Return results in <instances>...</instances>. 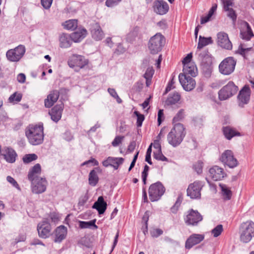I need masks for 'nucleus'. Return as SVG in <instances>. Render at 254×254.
Returning a JSON list of instances; mask_svg holds the SVG:
<instances>
[{
    "mask_svg": "<svg viewBox=\"0 0 254 254\" xmlns=\"http://www.w3.org/2000/svg\"><path fill=\"white\" fill-rule=\"evenodd\" d=\"M223 230V225L219 224L217 225L211 231L212 235L214 237H217L221 235Z\"/></svg>",
    "mask_w": 254,
    "mask_h": 254,
    "instance_id": "nucleus-41",
    "label": "nucleus"
},
{
    "mask_svg": "<svg viewBox=\"0 0 254 254\" xmlns=\"http://www.w3.org/2000/svg\"><path fill=\"white\" fill-rule=\"evenodd\" d=\"M250 97V89L249 87L245 86L240 91L238 96V100L240 101L239 105L243 106L244 104L248 103Z\"/></svg>",
    "mask_w": 254,
    "mask_h": 254,
    "instance_id": "nucleus-23",
    "label": "nucleus"
},
{
    "mask_svg": "<svg viewBox=\"0 0 254 254\" xmlns=\"http://www.w3.org/2000/svg\"><path fill=\"white\" fill-rule=\"evenodd\" d=\"M1 156L6 162L12 163L15 161L17 154L12 148L5 146L2 148Z\"/></svg>",
    "mask_w": 254,
    "mask_h": 254,
    "instance_id": "nucleus-20",
    "label": "nucleus"
},
{
    "mask_svg": "<svg viewBox=\"0 0 254 254\" xmlns=\"http://www.w3.org/2000/svg\"><path fill=\"white\" fill-rule=\"evenodd\" d=\"M41 173V165L37 163L32 167L29 171L28 179L30 181H35L40 179L39 175Z\"/></svg>",
    "mask_w": 254,
    "mask_h": 254,
    "instance_id": "nucleus-25",
    "label": "nucleus"
},
{
    "mask_svg": "<svg viewBox=\"0 0 254 254\" xmlns=\"http://www.w3.org/2000/svg\"><path fill=\"white\" fill-rule=\"evenodd\" d=\"M204 239V236L202 234H193L190 235L185 243V248L187 249H191L193 246L200 243Z\"/></svg>",
    "mask_w": 254,
    "mask_h": 254,
    "instance_id": "nucleus-18",
    "label": "nucleus"
},
{
    "mask_svg": "<svg viewBox=\"0 0 254 254\" xmlns=\"http://www.w3.org/2000/svg\"><path fill=\"white\" fill-rule=\"evenodd\" d=\"M87 34V30L85 28L78 29L70 34L71 40L74 42H79L85 37Z\"/></svg>",
    "mask_w": 254,
    "mask_h": 254,
    "instance_id": "nucleus-31",
    "label": "nucleus"
},
{
    "mask_svg": "<svg viewBox=\"0 0 254 254\" xmlns=\"http://www.w3.org/2000/svg\"><path fill=\"white\" fill-rule=\"evenodd\" d=\"M197 68L194 63H189L183 66V74L194 77L197 75Z\"/></svg>",
    "mask_w": 254,
    "mask_h": 254,
    "instance_id": "nucleus-33",
    "label": "nucleus"
},
{
    "mask_svg": "<svg viewBox=\"0 0 254 254\" xmlns=\"http://www.w3.org/2000/svg\"><path fill=\"white\" fill-rule=\"evenodd\" d=\"M153 8L157 14L163 15L168 11L169 7L166 1L163 0H156L153 2Z\"/></svg>",
    "mask_w": 254,
    "mask_h": 254,
    "instance_id": "nucleus-17",
    "label": "nucleus"
},
{
    "mask_svg": "<svg viewBox=\"0 0 254 254\" xmlns=\"http://www.w3.org/2000/svg\"><path fill=\"white\" fill-rule=\"evenodd\" d=\"M26 79V76L23 73H19L17 76V81L21 83L25 82Z\"/></svg>",
    "mask_w": 254,
    "mask_h": 254,
    "instance_id": "nucleus-62",
    "label": "nucleus"
},
{
    "mask_svg": "<svg viewBox=\"0 0 254 254\" xmlns=\"http://www.w3.org/2000/svg\"><path fill=\"white\" fill-rule=\"evenodd\" d=\"M186 134L184 125L181 123L176 124L167 135V141L173 147L178 146L183 141Z\"/></svg>",
    "mask_w": 254,
    "mask_h": 254,
    "instance_id": "nucleus-2",
    "label": "nucleus"
},
{
    "mask_svg": "<svg viewBox=\"0 0 254 254\" xmlns=\"http://www.w3.org/2000/svg\"><path fill=\"white\" fill-rule=\"evenodd\" d=\"M198 60L201 62L202 65L207 66L211 63V57L206 50L203 51L198 54Z\"/></svg>",
    "mask_w": 254,
    "mask_h": 254,
    "instance_id": "nucleus-34",
    "label": "nucleus"
},
{
    "mask_svg": "<svg viewBox=\"0 0 254 254\" xmlns=\"http://www.w3.org/2000/svg\"><path fill=\"white\" fill-rule=\"evenodd\" d=\"M183 197L181 195L179 196L175 204L171 208V211L172 213H176L177 212L178 208L180 206Z\"/></svg>",
    "mask_w": 254,
    "mask_h": 254,
    "instance_id": "nucleus-45",
    "label": "nucleus"
},
{
    "mask_svg": "<svg viewBox=\"0 0 254 254\" xmlns=\"http://www.w3.org/2000/svg\"><path fill=\"white\" fill-rule=\"evenodd\" d=\"M134 114L137 117V126L138 127H141L142 126V122L144 120V115L140 114L138 111H134Z\"/></svg>",
    "mask_w": 254,
    "mask_h": 254,
    "instance_id": "nucleus-47",
    "label": "nucleus"
},
{
    "mask_svg": "<svg viewBox=\"0 0 254 254\" xmlns=\"http://www.w3.org/2000/svg\"><path fill=\"white\" fill-rule=\"evenodd\" d=\"M219 187L221 189L222 195L225 200H230L232 196V191L227 185L223 184H220Z\"/></svg>",
    "mask_w": 254,
    "mask_h": 254,
    "instance_id": "nucleus-36",
    "label": "nucleus"
},
{
    "mask_svg": "<svg viewBox=\"0 0 254 254\" xmlns=\"http://www.w3.org/2000/svg\"><path fill=\"white\" fill-rule=\"evenodd\" d=\"M213 41L211 37L205 38L201 36H199V41L197 45V49L200 50L203 47L206 46L209 44H212Z\"/></svg>",
    "mask_w": 254,
    "mask_h": 254,
    "instance_id": "nucleus-37",
    "label": "nucleus"
},
{
    "mask_svg": "<svg viewBox=\"0 0 254 254\" xmlns=\"http://www.w3.org/2000/svg\"><path fill=\"white\" fill-rule=\"evenodd\" d=\"M165 189L160 182L152 184L148 190L149 197L151 201L158 200L165 192Z\"/></svg>",
    "mask_w": 254,
    "mask_h": 254,
    "instance_id": "nucleus-6",
    "label": "nucleus"
},
{
    "mask_svg": "<svg viewBox=\"0 0 254 254\" xmlns=\"http://www.w3.org/2000/svg\"><path fill=\"white\" fill-rule=\"evenodd\" d=\"M252 48H245L243 47V45L241 44L238 47V50L236 51V53L239 54L245 58L246 53L251 51Z\"/></svg>",
    "mask_w": 254,
    "mask_h": 254,
    "instance_id": "nucleus-46",
    "label": "nucleus"
},
{
    "mask_svg": "<svg viewBox=\"0 0 254 254\" xmlns=\"http://www.w3.org/2000/svg\"><path fill=\"white\" fill-rule=\"evenodd\" d=\"M60 93L58 90H53L48 95L45 100V106L46 108L51 107L58 100Z\"/></svg>",
    "mask_w": 254,
    "mask_h": 254,
    "instance_id": "nucleus-26",
    "label": "nucleus"
},
{
    "mask_svg": "<svg viewBox=\"0 0 254 254\" xmlns=\"http://www.w3.org/2000/svg\"><path fill=\"white\" fill-rule=\"evenodd\" d=\"M185 117V111L181 109L173 118V122H177L181 121Z\"/></svg>",
    "mask_w": 254,
    "mask_h": 254,
    "instance_id": "nucleus-48",
    "label": "nucleus"
},
{
    "mask_svg": "<svg viewBox=\"0 0 254 254\" xmlns=\"http://www.w3.org/2000/svg\"><path fill=\"white\" fill-rule=\"evenodd\" d=\"M122 0H107L106 5L108 7H113L117 5Z\"/></svg>",
    "mask_w": 254,
    "mask_h": 254,
    "instance_id": "nucleus-58",
    "label": "nucleus"
},
{
    "mask_svg": "<svg viewBox=\"0 0 254 254\" xmlns=\"http://www.w3.org/2000/svg\"><path fill=\"white\" fill-rule=\"evenodd\" d=\"M63 110V104L62 103L54 106L49 112L51 119L55 122H58L61 118Z\"/></svg>",
    "mask_w": 254,
    "mask_h": 254,
    "instance_id": "nucleus-24",
    "label": "nucleus"
},
{
    "mask_svg": "<svg viewBox=\"0 0 254 254\" xmlns=\"http://www.w3.org/2000/svg\"><path fill=\"white\" fill-rule=\"evenodd\" d=\"M163 115H164L163 110H161V109L159 110L158 112V119H157L158 125H161V124L162 122V118L163 117Z\"/></svg>",
    "mask_w": 254,
    "mask_h": 254,
    "instance_id": "nucleus-64",
    "label": "nucleus"
},
{
    "mask_svg": "<svg viewBox=\"0 0 254 254\" xmlns=\"http://www.w3.org/2000/svg\"><path fill=\"white\" fill-rule=\"evenodd\" d=\"M91 33L92 37L97 41L102 39L104 37V33L98 23L92 24L91 28Z\"/></svg>",
    "mask_w": 254,
    "mask_h": 254,
    "instance_id": "nucleus-27",
    "label": "nucleus"
},
{
    "mask_svg": "<svg viewBox=\"0 0 254 254\" xmlns=\"http://www.w3.org/2000/svg\"><path fill=\"white\" fill-rule=\"evenodd\" d=\"M236 61L233 57L225 58L219 65V71L224 75H229L234 70Z\"/></svg>",
    "mask_w": 254,
    "mask_h": 254,
    "instance_id": "nucleus-7",
    "label": "nucleus"
},
{
    "mask_svg": "<svg viewBox=\"0 0 254 254\" xmlns=\"http://www.w3.org/2000/svg\"><path fill=\"white\" fill-rule=\"evenodd\" d=\"M175 82L174 81V77L172 78L171 80L169 82L168 85L167 86L165 90V92L167 93L170 91L171 89H173L175 87L173 86Z\"/></svg>",
    "mask_w": 254,
    "mask_h": 254,
    "instance_id": "nucleus-60",
    "label": "nucleus"
},
{
    "mask_svg": "<svg viewBox=\"0 0 254 254\" xmlns=\"http://www.w3.org/2000/svg\"><path fill=\"white\" fill-rule=\"evenodd\" d=\"M180 95L178 93H174L173 94L170 95L166 100L167 105H174L180 100Z\"/></svg>",
    "mask_w": 254,
    "mask_h": 254,
    "instance_id": "nucleus-39",
    "label": "nucleus"
},
{
    "mask_svg": "<svg viewBox=\"0 0 254 254\" xmlns=\"http://www.w3.org/2000/svg\"><path fill=\"white\" fill-rule=\"evenodd\" d=\"M153 157L158 160L167 161L168 159L162 154L161 150H157L153 153Z\"/></svg>",
    "mask_w": 254,
    "mask_h": 254,
    "instance_id": "nucleus-43",
    "label": "nucleus"
},
{
    "mask_svg": "<svg viewBox=\"0 0 254 254\" xmlns=\"http://www.w3.org/2000/svg\"><path fill=\"white\" fill-rule=\"evenodd\" d=\"M192 54L190 53L187 55V56L184 59L183 61V64L184 65H186V64H189V63H191L190 62V61L192 58Z\"/></svg>",
    "mask_w": 254,
    "mask_h": 254,
    "instance_id": "nucleus-59",
    "label": "nucleus"
},
{
    "mask_svg": "<svg viewBox=\"0 0 254 254\" xmlns=\"http://www.w3.org/2000/svg\"><path fill=\"white\" fill-rule=\"evenodd\" d=\"M220 160L229 168H233L238 165V161L234 157L233 152L230 150H225L221 155Z\"/></svg>",
    "mask_w": 254,
    "mask_h": 254,
    "instance_id": "nucleus-10",
    "label": "nucleus"
},
{
    "mask_svg": "<svg viewBox=\"0 0 254 254\" xmlns=\"http://www.w3.org/2000/svg\"><path fill=\"white\" fill-rule=\"evenodd\" d=\"M77 20L76 19H70L66 21L63 24L64 28L74 30L77 27Z\"/></svg>",
    "mask_w": 254,
    "mask_h": 254,
    "instance_id": "nucleus-38",
    "label": "nucleus"
},
{
    "mask_svg": "<svg viewBox=\"0 0 254 254\" xmlns=\"http://www.w3.org/2000/svg\"><path fill=\"white\" fill-rule=\"evenodd\" d=\"M107 203L105 201L103 196H100L97 200L94 203L92 208L96 209L99 214H103L107 209Z\"/></svg>",
    "mask_w": 254,
    "mask_h": 254,
    "instance_id": "nucleus-29",
    "label": "nucleus"
},
{
    "mask_svg": "<svg viewBox=\"0 0 254 254\" xmlns=\"http://www.w3.org/2000/svg\"><path fill=\"white\" fill-rule=\"evenodd\" d=\"M149 167L147 165H145L144 167V170L142 172V179L144 184L146 183V179L148 176V172L149 171Z\"/></svg>",
    "mask_w": 254,
    "mask_h": 254,
    "instance_id": "nucleus-52",
    "label": "nucleus"
},
{
    "mask_svg": "<svg viewBox=\"0 0 254 254\" xmlns=\"http://www.w3.org/2000/svg\"><path fill=\"white\" fill-rule=\"evenodd\" d=\"M217 43L221 48L231 50L232 48V44L230 41L228 35L224 32H220L217 35Z\"/></svg>",
    "mask_w": 254,
    "mask_h": 254,
    "instance_id": "nucleus-15",
    "label": "nucleus"
},
{
    "mask_svg": "<svg viewBox=\"0 0 254 254\" xmlns=\"http://www.w3.org/2000/svg\"><path fill=\"white\" fill-rule=\"evenodd\" d=\"M87 64L88 62L84 57L77 55H72L68 61V65L72 68L75 66L82 68Z\"/></svg>",
    "mask_w": 254,
    "mask_h": 254,
    "instance_id": "nucleus-14",
    "label": "nucleus"
},
{
    "mask_svg": "<svg viewBox=\"0 0 254 254\" xmlns=\"http://www.w3.org/2000/svg\"><path fill=\"white\" fill-rule=\"evenodd\" d=\"M43 124L30 125L26 129L25 134L29 143L33 145L41 144L44 139Z\"/></svg>",
    "mask_w": 254,
    "mask_h": 254,
    "instance_id": "nucleus-1",
    "label": "nucleus"
},
{
    "mask_svg": "<svg viewBox=\"0 0 254 254\" xmlns=\"http://www.w3.org/2000/svg\"><path fill=\"white\" fill-rule=\"evenodd\" d=\"M124 138V136H117L114 138L113 141L112 142V145L114 147H117L118 146L120 143H122L123 140Z\"/></svg>",
    "mask_w": 254,
    "mask_h": 254,
    "instance_id": "nucleus-53",
    "label": "nucleus"
},
{
    "mask_svg": "<svg viewBox=\"0 0 254 254\" xmlns=\"http://www.w3.org/2000/svg\"><path fill=\"white\" fill-rule=\"evenodd\" d=\"M88 199V197L87 194L82 195L80 197L78 203L79 206H83Z\"/></svg>",
    "mask_w": 254,
    "mask_h": 254,
    "instance_id": "nucleus-57",
    "label": "nucleus"
},
{
    "mask_svg": "<svg viewBox=\"0 0 254 254\" xmlns=\"http://www.w3.org/2000/svg\"><path fill=\"white\" fill-rule=\"evenodd\" d=\"M163 232L160 229H154L150 232L152 237L157 238L163 234Z\"/></svg>",
    "mask_w": 254,
    "mask_h": 254,
    "instance_id": "nucleus-55",
    "label": "nucleus"
},
{
    "mask_svg": "<svg viewBox=\"0 0 254 254\" xmlns=\"http://www.w3.org/2000/svg\"><path fill=\"white\" fill-rule=\"evenodd\" d=\"M228 10H225V11H227L228 12L227 14V16L230 17L232 20L233 21V22H235L236 20L237 19V15L236 14L235 11L232 8L228 7Z\"/></svg>",
    "mask_w": 254,
    "mask_h": 254,
    "instance_id": "nucleus-50",
    "label": "nucleus"
},
{
    "mask_svg": "<svg viewBox=\"0 0 254 254\" xmlns=\"http://www.w3.org/2000/svg\"><path fill=\"white\" fill-rule=\"evenodd\" d=\"M238 87L232 81H229L218 92V98L221 101L227 100L236 94Z\"/></svg>",
    "mask_w": 254,
    "mask_h": 254,
    "instance_id": "nucleus-5",
    "label": "nucleus"
},
{
    "mask_svg": "<svg viewBox=\"0 0 254 254\" xmlns=\"http://www.w3.org/2000/svg\"><path fill=\"white\" fill-rule=\"evenodd\" d=\"M21 98L22 95L21 94H16V93H14L9 97L8 100L10 102L13 101L19 102L21 100Z\"/></svg>",
    "mask_w": 254,
    "mask_h": 254,
    "instance_id": "nucleus-49",
    "label": "nucleus"
},
{
    "mask_svg": "<svg viewBox=\"0 0 254 254\" xmlns=\"http://www.w3.org/2000/svg\"><path fill=\"white\" fill-rule=\"evenodd\" d=\"M184 220L187 225L196 226L202 220V216L197 210L191 209Z\"/></svg>",
    "mask_w": 254,
    "mask_h": 254,
    "instance_id": "nucleus-12",
    "label": "nucleus"
},
{
    "mask_svg": "<svg viewBox=\"0 0 254 254\" xmlns=\"http://www.w3.org/2000/svg\"><path fill=\"white\" fill-rule=\"evenodd\" d=\"M203 163L201 161H197L193 165L192 168L197 174H200L202 172Z\"/></svg>",
    "mask_w": 254,
    "mask_h": 254,
    "instance_id": "nucleus-42",
    "label": "nucleus"
},
{
    "mask_svg": "<svg viewBox=\"0 0 254 254\" xmlns=\"http://www.w3.org/2000/svg\"><path fill=\"white\" fill-rule=\"evenodd\" d=\"M124 161V159L122 157H108L102 162V164L105 167L112 166L115 170H117L119 167L123 163Z\"/></svg>",
    "mask_w": 254,
    "mask_h": 254,
    "instance_id": "nucleus-19",
    "label": "nucleus"
},
{
    "mask_svg": "<svg viewBox=\"0 0 254 254\" xmlns=\"http://www.w3.org/2000/svg\"><path fill=\"white\" fill-rule=\"evenodd\" d=\"M179 79L184 89L187 91L192 90L195 86V81L190 75L180 73Z\"/></svg>",
    "mask_w": 254,
    "mask_h": 254,
    "instance_id": "nucleus-13",
    "label": "nucleus"
},
{
    "mask_svg": "<svg viewBox=\"0 0 254 254\" xmlns=\"http://www.w3.org/2000/svg\"><path fill=\"white\" fill-rule=\"evenodd\" d=\"M223 5L224 10H228V7L232 6L234 4L233 0H221Z\"/></svg>",
    "mask_w": 254,
    "mask_h": 254,
    "instance_id": "nucleus-54",
    "label": "nucleus"
},
{
    "mask_svg": "<svg viewBox=\"0 0 254 254\" xmlns=\"http://www.w3.org/2000/svg\"><path fill=\"white\" fill-rule=\"evenodd\" d=\"M25 53V47L20 45L13 49L8 50L6 53V56L10 62H17L22 58Z\"/></svg>",
    "mask_w": 254,
    "mask_h": 254,
    "instance_id": "nucleus-8",
    "label": "nucleus"
},
{
    "mask_svg": "<svg viewBox=\"0 0 254 254\" xmlns=\"http://www.w3.org/2000/svg\"><path fill=\"white\" fill-rule=\"evenodd\" d=\"M222 131L224 135L228 140L231 139L234 136L241 135L240 132L229 126L223 127Z\"/></svg>",
    "mask_w": 254,
    "mask_h": 254,
    "instance_id": "nucleus-32",
    "label": "nucleus"
},
{
    "mask_svg": "<svg viewBox=\"0 0 254 254\" xmlns=\"http://www.w3.org/2000/svg\"><path fill=\"white\" fill-rule=\"evenodd\" d=\"M38 157L35 154H29L25 155L23 157V161L24 163H29L37 159Z\"/></svg>",
    "mask_w": 254,
    "mask_h": 254,
    "instance_id": "nucleus-44",
    "label": "nucleus"
},
{
    "mask_svg": "<svg viewBox=\"0 0 254 254\" xmlns=\"http://www.w3.org/2000/svg\"><path fill=\"white\" fill-rule=\"evenodd\" d=\"M240 36L241 38L247 41L250 40L252 37H254V34L248 22H244L242 23Z\"/></svg>",
    "mask_w": 254,
    "mask_h": 254,
    "instance_id": "nucleus-22",
    "label": "nucleus"
},
{
    "mask_svg": "<svg viewBox=\"0 0 254 254\" xmlns=\"http://www.w3.org/2000/svg\"><path fill=\"white\" fill-rule=\"evenodd\" d=\"M30 182L31 183V190L33 193L40 194L46 191L47 182L45 178H40L39 179Z\"/></svg>",
    "mask_w": 254,
    "mask_h": 254,
    "instance_id": "nucleus-11",
    "label": "nucleus"
},
{
    "mask_svg": "<svg viewBox=\"0 0 254 254\" xmlns=\"http://www.w3.org/2000/svg\"><path fill=\"white\" fill-rule=\"evenodd\" d=\"M240 231L241 241L245 243L249 242L254 237V223L247 221L242 223Z\"/></svg>",
    "mask_w": 254,
    "mask_h": 254,
    "instance_id": "nucleus-3",
    "label": "nucleus"
},
{
    "mask_svg": "<svg viewBox=\"0 0 254 254\" xmlns=\"http://www.w3.org/2000/svg\"><path fill=\"white\" fill-rule=\"evenodd\" d=\"M154 73V70L149 68H148L145 73L144 74V78L149 77V78H152L153 74Z\"/></svg>",
    "mask_w": 254,
    "mask_h": 254,
    "instance_id": "nucleus-63",
    "label": "nucleus"
},
{
    "mask_svg": "<svg viewBox=\"0 0 254 254\" xmlns=\"http://www.w3.org/2000/svg\"><path fill=\"white\" fill-rule=\"evenodd\" d=\"M99 168H96L91 170L89 174V184L91 186H95L99 181V177L97 175V171H99Z\"/></svg>",
    "mask_w": 254,
    "mask_h": 254,
    "instance_id": "nucleus-35",
    "label": "nucleus"
},
{
    "mask_svg": "<svg viewBox=\"0 0 254 254\" xmlns=\"http://www.w3.org/2000/svg\"><path fill=\"white\" fill-rule=\"evenodd\" d=\"M203 183L196 181L189 185L187 190V195L192 199H199L201 196V190L203 187Z\"/></svg>",
    "mask_w": 254,
    "mask_h": 254,
    "instance_id": "nucleus-9",
    "label": "nucleus"
},
{
    "mask_svg": "<svg viewBox=\"0 0 254 254\" xmlns=\"http://www.w3.org/2000/svg\"><path fill=\"white\" fill-rule=\"evenodd\" d=\"M165 43L164 37L160 33H157L152 37L148 43V48L152 54H156L161 51Z\"/></svg>",
    "mask_w": 254,
    "mask_h": 254,
    "instance_id": "nucleus-4",
    "label": "nucleus"
},
{
    "mask_svg": "<svg viewBox=\"0 0 254 254\" xmlns=\"http://www.w3.org/2000/svg\"><path fill=\"white\" fill-rule=\"evenodd\" d=\"M6 180L8 183L11 184L13 187L16 188L18 190H20V188L19 185L18 184L17 182L14 179V178H13L10 176H8L6 177Z\"/></svg>",
    "mask_w": 254,
    "mask_h": 254,
    "instance_id": "nucleus-51",
    "label": "nucleus"
},
{
    "mask_svg": "<svg viewBox=\"0 0 254 254\" xmlns=\"http://www.w3.org/2000/svg\"><path fill=\"white\" fill-rule=\"evenodd\" d=\"M95 220H91L88 222L80 221L79 227L82 229L90 228L91 226H94L97 228V226L95 225Z\"/></svg>",
    "mask_w": 254,
    "mask_h": 254,
    "instance_id": "nucleus-40",
    "label": "nucleus"
},
{
    "mask_svg": "<svg viewBox=\"0 0 254 254\" xmlns=\"http://www.w3.org/2000/svg\"><path fill=\"white\" fill-rule=\"evenodd\" d=\"M67 234L66 228L63 226H60L57 227L55 231V238L54 242L56 243H60L65 238Z\"/></svg>",
    "mask_w": 254,
    "mask_h": 254,
    "instance_id": "nucleus-28",
    "label": "nucleus"
},
{
    "mask_svg": "<svg viewBox=\"0 0 254 254\" xmlns=\"http://www.w3.org/2000/svg\"><path fill=\"white\" fill-rule=\"evenodd\" d=\"M51 226L47 221H43L37 226V231L40 237L47 238L51 234Z\"/></svg>",
    "mask_w": 254,
    "mask_h": 254,
    "instance_id": "nucleus-16",
    "label": "nucleus"
},
{
    "mask_svg": "<svg viewBox=\"0 0 254 254\" xmlns=\"http://www.w3.org/2000/svg\"><path fill=\"white\" fill-rule=\"evenodd\" d=\"M60 46L62 48H67L72 43L71 35L62 33L59 37Z\"/></svg>",
    "mask_w": 254,
    "mask_h": 254,
    "instance_id": "nucleus-30",
    "label": "nucleus"
},
{
    "mask_svg": "<svg viewBox=\"0 0 254 254\" xmlns=\"http://www.w3.org/2000/svg\"><path fill=\"white\" fill-rule=\"evenodd\" d=\"M53 0H41V3L43 7L46 9L50 8Z\"/></svg>",
    "mask_w": 254,
    "mask_h": 254,
    "instance_id": "nucleus-56",
    "label": "nucleus"
},
{
    "mask_svg": "<svg viewBox=\"0 0 254 254\" xmlns=\"http://www.w3.org/2000/svg\"><path fill=\"white\" fill-rule=\"evenodd\" d=\"M149 212L146 211L142 217V220L145 223L146 229H147V222L149 219Z\"/></svg>",
    "mask_w": 254,
    "mask_h": 254,
    "instance_id": "nucleus-61",
    "label": "nucleus"
},
{
    "mask_svg": "<svg viewBox=\"0 0 254 254\" xmlns=\"http://www.w3.org/2000/svg\"><path fill=\"white\" fill-rule=\"evenodd\" d=\"M209 173V176L215 181L220 180L226 176L223 169L218 166H214L211 168Z\"/></svg>",
    "mask_w": 254,
    "mask_h": 254,
    "instance_id": "nucleus-21",
    "label": "nucleus"
}]
</instances>
